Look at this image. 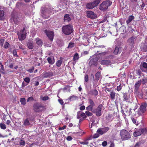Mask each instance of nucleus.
Segmentation results:
<instances>
[{
	"label": "nucleus",
	"mask_w": 147,
	"mask_h": 147,
	"mask_svg": "<svg viewBox=\"0 0 147 147\" xmlns=\"http://www.w3.org/2000/svg\"><path fill=\"white\" fill-rule=\"evenodd\" d=\"M101 64L102 65H108L110 63V61L108 60H102L101 62Z\"/></svg>",
	"instance_id": "nucleus-22"
},
{
	"label": "nucleus",
	"mask_w": 147,
	"mask_h": 147,
	"mask_svg": "<svg viewBox=\"0 0 147 147\" xmlns=\"http://www.w3.org/2000/svg\"><path fill=\"white\" fill-rule=\"evenodd\" d=\"M131 120H132V122L134 124H136V125L137 124H136L137 123H136V119H134V118H131Z\"/></svg>",
	"instance_id": "nucleus-61"
},
{
	"label": "nucleus",
	"mask_w": 147,
	"mask_h": 147,
	"mask_svg": "<svg viewBox=\"0 0 147 147\" xmlns=\"http://www.w3.org/2000/svg\"><path fill=\"white\" fill-rule=\"evenodd\" d=\"M107 145V142L106 141H104L102 142V145L103 146H105Z\"/></svg>",
	"instance_id": "nucleus-59"
},
{
	"label": "nucleus",
	"mask_w": 147,
	"mask_h": 147,
	"mask_svg": "<svg viewBox=\"0 0 147 147\" xmlns=\"http://www.w3.org/2000/svg\"><path fill=\"white\" fill-rule=\"evenodd\" d=\"M141 84L140 81L139 80L136 82L134 85L135 89L136 91H138Z\"/></svg>",
	"instance_id": "nucleus-21"
},
{
	"label": "nucleus",
	"mask_w": 147,
	"mask_h": 147,
	"mask_svg": "<svg viewBox=\"0 0 147 147\" xmlns=\"http://www.w3.org/2000/svg\"><path fill=\"white\" fill-rule=\"evenodd\" d=\"M24 81L28 84L30 81V79L29 77H26L24 79Z\"/></svg>",
	"instance_id": "nucleus-43"
},
{
	"label": "nucleus",
	"mask_w": 147,
	"mask_h": 147,
	"mask_svg": "<svg viewBox=\"0 0 147 147\" xmlns=\"http://www.w3.org/2000/svg\"><path fill=\"white\" fill-rule=\"evenodd\" d=\"M74 43L73 42H70L69 44L68 48H71L74 47Z\"/></svg>",
	"instance_id": "nucleus-49"
},
{
	"label": "nucleus",
	"mask_w": 147,
	"mask_h": 147,
	"mask_svg": "<svg viewBox=\"0 0 147 147\" xmlns=\"http://www.w3.org/2000/svg\"><path fill=\"white\" fill-rule=\"evenodd\" d=\"M101 0H95L93 2L94 6L95 7L96 6L99 4Z\"/></svg>",
	"instance_id": "nucleus-31"
},
{
	"label": "nucleus",
	"mask_w": 147,
	"mask_h": 147,
	"mask_svg": "<svg viewBox=\"0 0 147 147\" xmlns=\"http://www.w3.org/2000/svg\"><path fill=\"white\" fill-rule=\"evenodd\" d=\"M144 131V129L142 128L137 130L134 131L133 135L135 137H137L142 134L143 133Z\"/></svg>",
	"instance_id": "nucleus-14"
},
{
	"label": "nucleus",
	"mask_w": 147,
	"mask_h": 147,
	"mask_svg": "<svg viewBox=\"0 0 147 147\" xmlns=\"http://www.w3.org/2000/svg\"><path fill=\"white\" fill-rule=\"evenodd\" d=\"M136 94L140 98H142V92H136Z\"/></svg>",
	"instance_id": "nucleus-44"
},
{
	"label": "nucleus",
	"mask_w": 147,
	"mask_h": 147,
	"mask_svg": "<svg viewBox=\"0 0 147 147\" xmlns=\"http://www.w3.org/2000/svg\"><path fill=\"white\" fill-rule=\"evenodd\" d=\"M36 43L39 46L41 45L42 44V42L41 40H39V38H37L36 39Z\"/></svg>",
	"instance_id": "nucleus-39"
},
{
	"label": "nucleus",
	"mask_w": 147,
	"mask_h": 147,
	"mask_svg": "<svg viewBox=\"0 0 147 147\" xmlns=\"http://www.w3.org/2000/svg\"><path fill=\"white\" fill-rule=\"evenodd\" d=\"M96 79L97 80H98L100 77V73L98 72L95 75Z\"/></svg>",
	"instance_id": "nucleus-34"
},
{
	"label": "nucleus",
	"mask_w": 147,
	"mask_h": 147,
	"mask_svg": "<svg viewBox=\"0 0 147 147\" xmlns=\"http://www.w3.org/2000/svg\"><path fill=\"white\" fill-rule=\"evenodd\" d=\"M147 104L146 103H144L141 105L140 107V111L142 112H144L146 110V106Z\"/></svg>",
	"instance_id": "nucleus-18"
},
{
	"label": "nucleus",
	"mask_w": 147,
	"mask_h": 147,
	"mask_svg": "<svg viewBox=\"0 0 147 147\" xmlns=\"http://www.w3.org/2000/svg\"><path fill=\"white\" fill-rule=\"evenodd\" d=\"M66 139L68 141H70L72 140V138L71 136H68L67 138Z\"/></svg>",
	"instance_id": "nucleus-63"
},
{
	"label": "nucleus",
	"mask_w": 147,
	"mask_h": 147,
	"mask_svg": "<svg viewBox=\"0 0 147 147\" xmlns=\"http://www.w3.org/2000/svg\"><path fill=\"white\" fill-rule=\"evenodd\" d=\"M142 71L141 70L139 69H136V76H138V78H141L142 76H144V74L142 73Z\"/></svg>",
	"instance_id": "nucleus-15"
},
{
	"label": "nucleus",
	"mask_w": 147,
	"mask_h": 147,
	"mask_svg": "<svg viewBox=\"0 0 147 147\" xmlns=\"http://www.w3.org/2000/svg\"><path fill=\"white\" fill-rule=\"evenodd\" d=\"M87 16L89 18L94 19L96 18L97 16L92 11H88L86 12Z\"/></svg>",
	"instance_id": "nucleus-13"
},
{
	"label": "nucleus",
	"mask_w": 147,
	"mask_h": 147,
	"mask_svg": "<svg viewBox=\"0 0 147 147\" xmlns=\"http://www.w3.org/2000/svg\"><path fill=\"white\" fill-rule=\"evenodd\" d=\"M34 99L32 97H29L27 100V102H28L30 101H32L34 100Z\"/></svg>",
	"instance_id": "nucleus-57"
},
{
	"label": "nucleus",
	"mask_w": 147,
	"mask_h": 147,
	"mask_svg": "<svg viewBox=\"0 0 147 147\" xmlns=\"http://www.w3.org/2000/svg\"><path fill=\"white\" fill-rule=\"evenodd\" d=\"M11 19L13 20V21L15 24H18V21L17 19V18L13 16H12Z\"/></svg>",
	"instance_id": "nucleus-32"
},
{
	"label": "nucleus",
	"mask_w": 147,
	"mask_h": 147,
	"mask_svg": "<svg viewBox=\"0 0 147 147\" xmlns=\"http://www.w3.org/2000/svg\"><path fill=\"white\" fill-rule=\"evenodd\" d=\"M86 7L88 9H92L95 7L92 3H88L86 4Z\"/></svg>",
	"instance_id": "nucleus-24"
},
{
	"label": "nucleus",
	"mask_w": 147,
	"mask_h": 147,
	"mask_svg": "<svg viewBox=\"0 0 147 147\" xmlns=\"http://www.w3.org/2000/svg\"><path fill=\"white\" fill-rule=\"evenodd\" d=\"M99 134L98 133H97L95 134L93 136V138H98L99 136Z\"/></svg>",
	"instance_id": "nucleus-58"
},
{
	"label": "nucleus",
	"mask_w": 147,
	"mask_h": 147,
	"mask_svg": "<svg viewBox=\"0 0 147 147\" xmlns=\"http://www.w3.org/2000/svg\"><path fill=\"white\" fill-rule=\"evenodd\" d=\"M123 94L124 100L126 102H130L131 98L130 93L129 92H125Z\"/></svg>",
	"instance_id": "nucleus-12"
},
{
	"label": "nucleus",
	"mask_w": 147,
	"mask_h": 147,
	"mask_svg": "<svg viewBox=\"0 0 147 147\" xmlns=\"http://www.w3.org/2000/svg\"><path fill=\"white\" fill-rule=\"evenodd\" d=\"M41 13L42 14V16L44 17V16L45 14V11L44 10H41Z\"/></svg>",
	"instance_id": "nucleus-62"
},
{
	"label": "nucleus",
	"mask_w": 147,
	"mask_h": 147,
	"mask_svg": "<svg viewBox=\"0 0 147 147\" xmlns=\"http://www.w3.org/2000/svg\"><path fill=\"white\" fill-rule=\"evenodd\" d=\"M85 109V106H82L80 108V109L81 110H83Z\"/></svg>",
	"instance_id": "nucleus-64"
},
{
	"label": "nucleus",
	"mask_w": 147,
	"mask_h": 147,
	"mask_svg": "<svg viewBox=\"0 0 147 147\" xmlns=\"http://www.w3.org/2000/svg\"><path fill=\"white\" fill-rule=\"evenodd\" d=\"M143 143V142L142 141H139L136 143L134 147H140L141 145Z\"/></svg>",
	"instance_id": "nucleus-36"
},
{
	"label": "nucleus",
	"mask_w": 147,
	"mask_h": 147,
	"mask_svg": "<svg viewBox=\"0 0 147 147\" xmlns=\"http://www.w3.org/2000/svg\"><path fill=\"white\" fill-rule=\"evenodd\" d=\"M134 19V17L132 15H131L129 16L128 17V19L126 21V23L127 24H129L131 22L132 20Z\"/></svg>",
	"instance_id": "nucleus-23"
},
{
	"label": "nucleus",
	"mask_w": 147,
	"mask_h": 147,
	"mask_svg": "<svg viewBox=\"0 0 147 147\" xmlns=\"http://www.w3.org/2000/svg\"><path fill=\"white\" fill-rule=\"evenodd\" d=\"M5 40L3 39H0V44L1 47L3 46Z\"/></svg>",
	"instance_id": "nucleus-54"
},
{
	"label": "nucleus",
	"mask_w": 147,
	"mask_h": 147,
	"mask_svg": "<svg viewBox=\"0 0 147 147\" xmlns=\"http://www.w3.org/2000/svg\"><path fill=\"white\" fill-rule=\"evenodd\" d=\"M34 69V67L33 66L30 69H29L27 70V71L30 73H32Z\"/></svg>",
	"instance_id": "nucleus-47"
},
{
	"label": "nucleus",
	"mask_w": 147,
	"mask_h": 147,
	"mask_svg": "<svg viewBox=\"0 0 147 147\" xmlns=\"http://www.w3.org/2000/svg\"><path fill=\"white\" fill-rule=\"evenodd\" d=\"M20 101L21 104L22 105H25L26 102V99L24 98H21L20 99Z\"/></svg>",
	"instance_id": "nucleus-37"
},
{
	"label": "nucleus",
	"mask_w": 147,
	"mask_h": 147,
	"mask_svg": "<svg viewBox=\"0 0 147 147\" xmlns=\"http://www.w3.org/2000/svg\"><path fill=\"white\" fill-rule=\"evenodd\" d=\"M140 68L142 72L147 73V63L145 62L142 63L140 66Z\"/></svg>",
	"instance_id": "nucleus-10"
},
{
	"label": "nucleus",
	"mask_w": 147,
	"mask_h": 147,
	"mask_svg": "<svg viewBox=\"0 0 147 147\" xmlns=\"http://www.w3.org/2000/svg\"><path fill=\"white\" fill-rule=\"evenodd\" d=\"M136 37L135 36H132L128 39L127 40V43L131 46L132 48L134 47V44L135 41L136 39Z\"/></svg>",
	"instance_id": "nucleus-8"
},
{
	"label": "nucleus",
	"mask_w": 147,
	"mask_h": 147,
	"mask_svg": "<svg viewBox=\"0 0 147 147\" xmlns=\"http://www.w3.org/2000/svg\"><path fill=\"white\" fill-rule=\"evenodd\" d=\"M21 146H24L25 144V142L24 140H21L19 142Z\"/></svg>",
	"instance_id": "nucleus-45"
},
{
	"label": "nucleus",
	"mask_w": 147,
	"mask_h": 147,
	"mask_svg": "<svg viewBox=\"0 0 147 147\" xmlns=\"http://www.w3.org/2000/svg\"><path fill=\"white\" fill-rule=\"evenodd\" d=\"M103 107V106L102 104H100L96 109H93L91 111L92 113H95L97 116L99 117L102 115V109Z\"/></svg>",
	"instance_id": "nucleus-5"
},
{
	"label": "nucleus",
	"mask_w": 147,
	"mask_h": 147,
	"mask_svg": "<svg viewBox=\"0 0 147 147\" xmlns=\"http://www.w3.org/2000/svg\"><path fill=\"white\" fill-rule=\"evenodd\" d=\"M88 103L89 105L86 107V110L91 111L93 109V107L95 106V104L93 100L91 99H89Z\"/></svg>",
	"instance_id": "nucleus-7"
},
{
	"label": "nucleus",
	"mask_w": 147,
	"mask_h": 147,
	"mask_svg": "<svg viewBox=\"0 0 147 147\" xmlns=\"http://www.w3.org/2000/svg\"><path fill=\"white\" fill-rule=\"evenodd\" d=\"M109 129V128L108 127L99 128L97 129V132L100 135H102L106 133Z\"/></svg>",
	"instance_id": "nucleus-11"
},
{
	"label": "nucleus",
	"mask_w": 147,
	"mask_h": 147,
	"mask_svg": "<svg viewBox=\"0 0 147 147\" xmlns=\"http://www.w3.org/2000/svg\"><path fill=\"white\" fill-rule=\"evenodd\" d=\"M33 109L36 112H39L42 109V105L38 103H36L33 105Z\"/></svg>",
	"instance_id": "nucleus-6"
},
{
	"label": "nucleus",
	"mask_w": 147,
	"mask_h": 147,
	"mask_svg": "<svg viewBox=\"0 0 147 147\" xmlns=\"http://www.w3.org/2000/svg\"><path fill=\"white\" fill-rule=\"evenodd\" d=\"M13 54L15 57H18V56L17 53V51L16 49H14L13 51Z\"/></svg>",
	"instance_id": "nucleus-50"
},
{
	"label": "nucleus",
	"mask_w": 147,
	"mask_h": 147,
	"mask_svg": "<svg viewBox=\"0 0 147 147\" xmlns=\"http://www.w3.org/2000/svg\"><path fill=\"white\" fill-rule=\"evenodd\" d=\"M122 88V86H121V84H120L119 86H117L116 89L117 90V91H119Z\"/></svg>",
	"instance_id": "nucleus-56"
},
{
	"label": "nucleus",
	"mask_w": 147,
	"mask_h": 147,
	"mask_svg": "<svg viewBox=\"0 0 147 147\" xmlns=\"http://www.w3.org/2000/svg\"><path fill=\"white\" fill-rule=\"evenodd\" d=\"M53 73L52 71H48L46 72L43 75V77L44 78H47L53 76Z\"/></svg>",
	"instance_id": "nucleus-16"
},
{
	"label": "nucleus",
	"mask_w": 147,
	"mask_h": 147,
	"mask_svg": "<svg viewBox=\"0 0 147 147\" xmlns=\"http://www.w3.org/2000/svg\"><path fill=\"white\" fill-rule=\"evenodd\" d=\"M112 4L111 1L109 0L104 1L99 6V9L102 11H105Z\"/></svg>",
	"instance_id": "nucleus-3"
},
{
	"label": "nucleus",
	"mask_w": 147,
	"mask_h": 147,
	"mask_svg": "<svg viewBox=\"0 0 147 147\" xmlns=\"http://www.w3.org/2000/svg\"><path fill=\"white\" fill-rule=\"evenodd\" d=\"M27 45L28 48L30 49H33V43L31 41L28 42Z\"/></svg>",
	"instance_id": "nucleus-27"
},
{
	"label": "nucleus",
	"mask_w": 147,
	"mask_h": 147,
	"mask_svg": "<svg viewBox=\"0 0 147 147\" xmlns=\"http://www.w3.org/2000/svg\"><path fill=\"white\" fill-rule=\"evenodd\" d=\"M140 81V83H142V84H144L147 82V77H145L144 76V78L142 80H139Z\"/></svg>",
	"instance_id": "nucleus-29"
},
{
	"label": "nucleus",
	"mask_w": 147,
	"mask_h": 147,
	"mask_svg": "<svg viewBox=\"0 0 147 147\" xmlns=\"http://www.w3.org/2000/svg\"><path fill=\"white\" fill-rule=\"evenodd\" d=\"M40 98L43 101H45L48 100L49 97L47 96H40Z\"/></svg>",
	"instance_id": "nucleus-40"
},
{
	"label": "nucleus",
	"mask_w": 147,
	"mask_h": 147,
	"mask_svg": "<svg viewBox=\"0 0 147 147\" xmlns=\"http://www.w3.org/2000/svg\"><path fill=\"white\" fill-rule=\"evenodd\" d=\"M115 96V92H111L110 94V96L112 99H114Z\"/></svg>",
	"instance_id": "nucleus-52"
},
{
	"label": "nucleus",
	"mask_w": 147,
	"mask_h": 147,
	"mask_svg": "<svg viewBox=\"0 0 147 147\" xmlns=\"http://www.w3.org/2000/svg\"><path fill=\"white\" fill-rule=\"evenodd\" d=\"M91 66L94 65L95 66H96L98 65V63L96 61H94V60H92L90 61L89 63Z\"/></svg>",
	"instance_id": "nucleus-25"
},
{
	"label": "nucleus",
	"mask_w": 147,
	"mask_h": 147,
	"mask_svg": "<svg viewBox=\"0 0 147 147\" xmlns=\"http://www.w3.org/2000/svg\"><path fill=\"white\" fill-rule=\"evenodd\" d=\"M47 60L48 63L51 65H53L54 63L55 62V59L53 57H48Z\"/></svg>",
	"instance_id": "nucleus-17"
},
{
	"label": "nucleus",
	"mask_w": 147,
	"mask_h": 147,
	"mask_svg": "<svg viewBox=\"0 0 147 147\" xmlns=\"http://www.w3.org/2000/svg\"><path fill=\"white\" fill-rule=\"evenodd\" d=\"M131 109H129V111H128V110H125V111H126V113H127V114L128 115H129L131 114Z\"/></svg>",
	"instance_id": "nucleus-51"
},
{
	"label": "nucleus",
	"mask_w": 147,
	"mask_h": 147,
	"mask_svg": "<svg viewBox=\"0 0 147 147\" xmlns=\"http://www.w3.org/2000/svg\"><path fill=\"white\" fill-rule=\"evenodd\" d=\"M120 133L121 139L123 140H128L131 138V136L129 133L126 130H121Z\"/></svg>",
	"instance_id": "nucleus-2"
},
{
	"label": "nucleus",
	"mask_w": 147,
	"mask_h": 147,
	"mask_svg": "<svg viewBox=\"0 0 147 147\" xmlns=\"http://www.w3.org/2000/svg\"><path fill=\"white\" fill-rule=\"evenodd\" d=\"M23 124L25 126H28L30 125V123L28 119L27 118L24 120Z\"/></svg>",
	"instance_id": "nucleus-26"
},
{
	"label": "nucleus",
	"mask_w": 147,
	"mask_h": 147,
	"mask_svg": "<svg viewBox=\"0 0 147 147\" xmlns=\"http://www.w3.org/2000/svg\"><path fill=\"white\" fill-rule=\"evenodd\" d=\"M84 116H85V117L86 115L85 113H83L81 111H80L77 112V116L78 119H79L80 117Z\"/></svg>",
	"instance_id": "nucleus-20"
},
{
	"label": "nucleus",
	"mask_w": 147,
	"mask_h": 147,
	"mask_svg": "<svg viewBox=\"0 0 147 147\" xmlns=\"http://www.w3.org/2000/svg\"><path fill=\"white\" fill-rule=\"evenodd\" d=\"M62 30L63 33L66 35L71 34L74 30L73 26L70 24L63 26Z\"/></svg>",
	"instance_id": "nucleus-1"
},
{
	"label": "nucleus",
	"mask_w": 147,
	"mask_h": 147,
	"mask_svg": "<svg viewBox=\"0 0 147 147\" xmlns=\"http://www.w3.org/2000/svg\"><path fill=\"white\" fill-rule=\"evenodd\" d=\"M62 63V61L61 60H58L57 61L56 63V65L58 67H59L61 65Z\"/></svg>",
	"instance_id": "nucleus-38"
},
{
	"label": "nucleus",
	"mask_w": 147,
	"mask_h": 147,
	"mask_svg": "<svg viewBox=\"0 0 147 147\" xmlns=\"http://www.w3.org/2000/svg\"><path fill=\"white\" fill-rule=\"evenodd\" d=\"M85 81L86 82L88 81V76L87 74H86L84 76Z\"/></svg>",
	"instance_id": "nucleus-53"
},
{
	"label": "nucleus",
	"mask_w": 147,
	"mask_h": 147,
	"mask_svg": "<svg viewBox=\"0 0 147 147\" xmlns=\"http://www.w3.org/2000/svg\"><path fill=\"white\" fill-rule=\"evenodd\" d=\"M0 127L1 129H5L6 128V126L5 124L3 123H1L0 124Z\"/></svg>",
	"instance_id": "nucleus-42"
},
{
	"label": "nucleus",
	"mask_w": 147,
	"mask_h": 147,
	"mask_svg": "<svg viewBox=\"0 0 147 147\" xmlns=\"http://www.w3.org/2000/svg\"><path fill=\"white\" fill-rule=\"evenodd\" d=\"M9 43L8 42H6L5 43L4 47L5 48L7 49L9 47Z\"/></svg>",
	"instance_id": "nucleus-48"
},
{
	"label": "nucleus",
	"mask_w": 147,
	"mask_h": 147,
	"mask_svg": "<svg viewBox=\"0 0 147 147\" xmlns=\"http://www.w3.org/2000/svg\"><path fill=\"white\" fill-rule=\"evenodd\" d=\"M79 58V57L78 54V53H76L74 54V57L73 58V60L74 61H75L76 60L78 59Z\"/></svg>",
	"instance_id": "nucleus-30"
},
{
	"label": "nucleus",
	"mask_w": 147,
	"mask_h": 147,
	"mask_svg": "<svg viewBox=\"0 0 147 147\" xmlns=\"http://www.w3.org/2000/svg\"><path fill=\"white\" fill-rule=\"evenodd\" d=\"M18 39L20 41L24 40L26 38V33L24 27L22 30H20L17 33Z\"/></svg>",
	"instance_id": "nucleus-4"
},
{
	"label": "nucleus",
	"mask_w": 147,
	"mask_h": 147,
	"mask_svg": "<svg viewBox=\"0 0 147 147\" xmlns=\"http://www.w3.org/2000/svg\"><path fill=\"white\" fill-rule=\"evenodd\" d=\"M119 47H116L115 49L113 52L114 53L115 55H117L119 53Z\"/></svg>",
	"instance_id": "nucleus-33"
},
{
	"label": "nucleus",
	"mask_w": 147,
	"mask_h": 147,
	"mask_svg": "<svg viewBox=\"0 0 147 147\" xmlns=\"http://www.w3.org/2000/svg\"><path fill=\"white\" fill-rule=\"evenodd\" d=\"M63 89L64 91L69 92L70 89V87L69 85L65 86L64 87Z\"/></svg>",
	"instance_id": "nucleus-28"
},
{
	"label": "nucleus",
	"mask_w": 147,
	"mask_h": 147,
	"mask_svg": "<svg viewBox=\"0 0 147 147\" xmlns=\"http://www.w3.org/2000/svg\"><path fill=\"white\" fill-rule=\"evenodd\" d=\"M80 143L81 144H83V145H87L89 143L88 142L87 140H86L85 141H84V142H80Z\"/></svg>",
	"instance_id": "nucleus-55"
},
{
	"label": "nucleus",
	"mask_w": 147,
	"mask_h": 147,
	"mask_svg": "<svg viewBox=\"0 0 147 147\" xmlns=\"http://www.w3.org/2000/svg\"><path fill=\"white\" fill-rule=\"evenodd\" d=\"M58 101L62 105L63 104V102L62 99H59Z\"/></svg>",
	"instance_id": "nucleus-60"
},
{
	"label": "nucleus",
	"mask_w": 147,
	"mask_h": 147,
	"mask_svg": "<svg viewBox=\"0 0 147 147\" xmlns=\"http://www.w3.org/2000/svg\"><path fill=\"white\" fill-rule=\"evenodd\" d=\"M71 20V19L69 17V15L68 14H66L64 16V22H69Z\"/></svg>",
	"instance_id": "nucleus-19"
},
{
	"label": "nucleus",
	"mask_w": 147,
	"mask_h": 147,
	"mask_svg": "<svg viewBox=\"0 0 147 147\" xmlns=\"http://www.w3.org/2000/svg\"><path fill=\"white\" fill-rule=\"evenodd\" d=\"M78 98V97L76 96H70L69 98L70 100L73 101L76 100Z\"/></svg>",
	"instance_id": "nucleus-41"
},
{
	"label": "nucleus",
	"mask_w": 147,
	"mask_h": 147,
	"mask_svg": "<svg viewBox=\"0 0 147 147\" xmlns=\"http://www.w3.org/2000/svg\"><path fill=\"white\" fill-rule=\"evenodd\" d=\"M88 111H86L85 112V114L86 115L88 116H92V113Z\"/></svg>",
	"instance_id": "nucleus-46"
},
{
	"label": "nucleus",
	"mask_w": 147,
	"mask_h": 147,
	"mask_svg": "<svg viewBox=\"0 0 147 147\" xmlns=\"http://www.w3.org/2000/svg\"><path fill=\"white\" fill-rule=\"evenodd\" d=\"M4 11L3 10H0V20H2L4 16Z\"/></svg>",
	"instance_id": "nucleus-35"
},
{
	"label": "nucleus",
	"mask_w": 147,
	"mask_h": 147,
	"mask_svg": "<svg viewBox=\"0 0 147 147\" xmlns=\"http://www.w3.org/2000/svg\"><path fill=\"white\" fill-rule=\"evenodd\" d=\"M45 33L51 41L53 40L54 37V33L52 31H49L46 30H45Z\"/></svg>",
	"instance_id": "nucleus-9"
}]
</instances>
